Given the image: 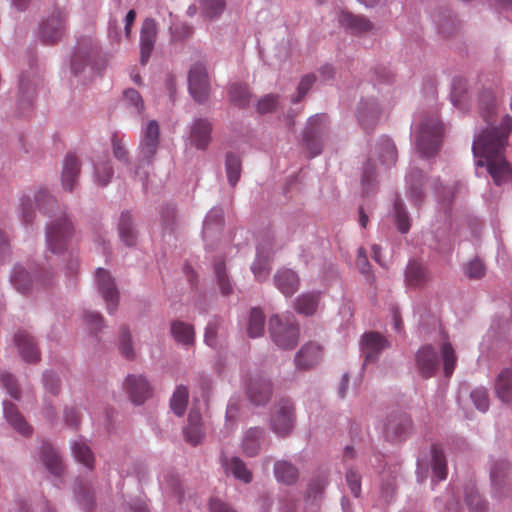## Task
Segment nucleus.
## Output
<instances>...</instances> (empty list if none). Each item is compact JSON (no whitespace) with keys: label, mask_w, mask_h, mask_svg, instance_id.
<instances>
[{"label":"nucleus","mask_w":512,"mask_h":512,"mask_svg":"<svg viewBox=\"0 0 512 512\" xmlns=\"http://www.w3.org/2000/svg\"><path fill=\"white\" fill-rule=\"evenodd\" d=\"M511 131L512 117L504 115L499 127L483 130L472 145L477 166H486L497 185L512 182V168L504 155Z\"/></svg>","instance_id":"nucleus-1"},{"label":"nucleus","mask_w":512,"mask_h":512,"mask_svg":"<svg viewBox=\"0 0 512 512\" xmlns=\"http://www.w3.org/2000/svg\"><path fill=\"white\" fill-rule=\"evenodd\" d=\"M269 331L274 343L282 349H293L299 340V326L292 315L272 316Z\"/></svg>","instance_id":"nucleus-2"},{"label":"nucleus","mask_w":512,"mask_h":512,"mask_svg":"<svg viewBox=\"0 0 512 512\" xmlns=\"http://www.w3.org/2000/svg\"><path fill=\"white\" fill-rule=\"evenodd\" d=\"M327 130L328 118L325 114H316L309 118L303 133V142L310 152V157L321 154Z\"/></svg>","instance_id":"nucleus-3"},{"label":"nucleus","mask_w":512,"mask_h":512,"mask_svg":"<svg viewBox=\"0 0 512 512\" xmlns=\"http://www.w3.org/2000/svg\"><path fill=\"white\" fill-rule=\"evenodd\" d=\"M442 126L438 119L433 118L421 123L416 145L418 151L425 157L433 156L440 145Z\"/></svg>","instance_id":"nucleus-4"},{"label":"nucleus","mask_w":512,"mask_h":512,"mask_svg":"<svg viewBox=\"0 0 512 512\" xmlns=\"http://www.w3.org/2000/svg\"><path fill=\"white\" fill-rule=\"evenodd\" d=\"M73 232V226L66 217L54 220L46 231L48 249L53 254L61 253L67 246Z\"/></svg>","instance_id":"nucleus-5"},{"label":"nucleus","mask_w":512,"mask_h":512,"mask_svg":"<svg viewBox=\"0 0 512 512\" xmlns=\"http://www.w3.org/2000/svg\"><path fill=\"white\" fill-rule=\"evenodd\" d=\"M55 204L56 200L45 189L38 190L34 194L33 199L28 196H23L21 198V214L23 222L25 224L33 222L35 217L34 207L46 214L50 212Z\"/></svg>","instance_id":"nucleus-6"},{"label":"nucleus","mask_w":512,"mask_h":512,"mask_svg":"<svg viewBox=\"0 0 512 512\" xmlns=\"http://www.w3.org/2000/svg\"><path fill=\"white\" fill-rule=\"evenodd\" d=\"M294 407L290 400L283 399L275 407L271 428L279 436L288 435L294 427Z\"/></svg>","instance_id":"nucleus-7"},{"label":"nucleus","mask_w":512,"mask_h":512,"mask_svg":"<svg viewBox=\"0 0 512 512\" xmlns=\"http://www.w3.org/2000/svg\"><path fill=\"white\" fill-rule=\"evenodd\" d=\"M67 13L56 9L42 24L40 28L41 38L45 43L53 44L59 41L65 32Z\"/></svg>","instance_id":"nucleus-8"},{"label":"nucleus","mask_w":512,"mask_h":512,"mask_svg":"<svg viewBox=\"0 0 512 512\" xmlns=\"http://www.w3.org/2000/svg\"><path fill=\"white\" fill-rule=\"evenodd\" d=\"M189 91L195 101L203 103L209 96V81L205 67L195 64L189 71Z\"/></svg>","instance_id":"nucleus-9"},{"label":"nucleus","mask_w":512,"mask_h":512,"mask_svg":"<svg viewBox=\"0 0 512 512\" xmlns=\"http://www.w3.org/2000/svg\"><path fill=\"white\" fill-rule=\"evenodd\" d=\"M416 366L423 378H431L439 368V357L431 344L421 346L415 354Z\"/></svg>","instance_id":"nucleus-10"},{"label":"nucleus","mask_w":512,"mask_h":512,"mask_svg":"<svg viewBox=\"0 0 512 512\" xmlns=\"http://www.w3.org/2000/svg\"><path fill=\"white\" fill-rule=\"evenodd\" d=\"M273 254V241L270 238L264 239L257 246L256 259L252 264V272L257 281L266 280L270 274V258Z\"/></svg>","instance_id":"nucleus-11"},{"label":"nucleus","mask_w":512,"mask_h":512,"mask_svg":"<svg viewBox=\"0 0 512 512\" xmlns=\"http://www.w3.org/2000/svg\"><path fill=\"white\" fill-rule=\"evenodd\" d=\"M96 281L98 289L107 304L108 312L113 313L116 310L119 301V293L114 280L107 270L99 268L96 271Z\"/></svg>","instance_id":"nucleus-12"},{"label":"nucleus","mask_w":512,"mask_h":512,"mask_svg":"<svg viewBox=\"0 0 512 512\" xmlns=\"http://www.w3.org/2000/svg\"><path fill=\"white\" fill-rule=\"evenodd\" d=\"M157 38V26L155 20L147 18L143 21L140 31V62L146 65Z\"/></svg>","instance_id":"nucleus-13"},{"label":"nucleus","mask_w":512,"mask_h":512,"mask_svg":"<svg viewBox=\"0 0 512 512\" xmlns=\"http://www.w3.org/2000/svg\"><path fill=\"white\" fill-rule=\"evenodd\" d=\"M125 388L132 403L140 405L152 395L148 381L141 375H129L125 381Z\"/></svg>","instance_id":"nucleus-14"},{"label":"nucleus","mask_w":512,"mask_h":512,"mask_svg":"<svg viewBox=\"0 0 512 512\" xmlns=\"http://www.w3.org/2000/svg\"><path fill=\"white\" fill-rule=\"evenodd\" d=\"M159 144V124L152 120L144 130L143 138L140 143V153L142 161L149 163L155 155Z\"/></svg>","instance_id":"nucleus-15"},{"label":"nucleus","mask_w":512,"mask_h":512,"mask_svg":"<svg viewBox=\"0 0 512 512\" xmlns=\"http://www.w3.org/2000/svg\"><path fill=\"white\" fill-rule=\"evenodd\" d=\"M246 393L255 405H265L271 397V383L263 377H253L247 384Z\"/></svg>","instance_id":"nucleus-16"},{"label":"nucleus","mask_w":512,"mask_h":512,"mask_svg":"<svg viewBox=\"0 0 512 512\" xmlns=\"http://www.w3.org/2000/svg\"><path fill=\"white\" fill-rule=\"evenodd\" d=\"M323 358L322 347L314 342L304 344L295 356V364L300 369H310Z\"/></svg>","instance_id":"nucleus-17"},{"label":"nucleus","mask_w":512,"mask_h":512,"mask_svg":"<svg viewBox=\"0 0 512 512\" xmlns=\"http://www.w3.org/2000/svg\"><path fill=\"white\" fill-rule=\"evenodd\" d=\"M387 346V340L378 332L365 333L361 339V349L365 362L374 361Z\"/></svg>","instance_id":"nucleus-18"},{"label":"nucleus","mask_w":512,"mask_h":512,"mask_svg":"<svg viewBox=\"0 0 512 512\" xmlns=\"http://www.w3.org/2000/svg\"><path fill=\"white\" fill-rule=\"evenodd\" d=\"M411 421L405 414L390 416L385 424L384 434L390 441L401 440L410 430Z\"/></svg>","instance_id":"nucleus-19"},{"label":"nucleus","mask_w":512,"mask_h":512,"mask_svg":"<svg viewBox=\"0 0 512 512\" xmlns=\"http://www.w3.org/2000/svg\"><path fill=\"white\" fill-rule=\"evenodd\" d=\"M274 283L283 295L290 297L299 289L300 279L295 271L282 268L274 275Z\"/></svg>","instance_id":"nucleus-20"},{"label":"nucleus","mask_w":512,"mask_h":512,"mask_svg":"<svg viewBox=\"0 0 512 512\" xmlns=\"http://www.w3.org/2000/svg\"><path fill=\"white\" fill-rule=\"evenodd\" d=\"M80 174V163L73 154H67L63 162L61 175L62 186L67 191H72Z\"/></svg>","instance_id":"nucleus-21"},{"label":"nucleus","mask_w":512,"mask_h":512,"mask_svg":"<svg viewBox=\"0 0 512 512\" xmlns=\"http://www.w3.org/2000/svg\"><path fill=\"white\" fill-rule=\"evenodd\" d=\"M15 343L19 353L26 362H37L40 359V353L32 336L26 331H19L15 335Z\"/></svg>","instance_id":"nucleus-22"},{"label":"nucleus","mask_w":512,"mask_h":512,"mask_svg":"<svg viewBox=\"0 0 512 512\" xmlns=\"http://www.w3.org/2000/svg\"><path fill=\"white\" fill-rule=\"evenodd\" d=\"M211 123L206 119L196 120L190 132V141L197 149H206L211 140Z\"/></svg>","instance_id":"nucleus-23"},{"label":"nucleus","mask_w":512,"mask_h":512,"mask_svg":"<svg viewBox=\"0 0 512 512\" xmlns=\"http://www.w3.org/2000/svg\"><path fill=\"white\" fill-rule=\"evenodd\" d=\"M170 332L173 339L185 347L194 345L195 342V330L192 324L184 321L175 320L171 322Z\"/></svg>","instance_id":"nucleus-24"},{"label":"nucleus","mask_w":512,"mask_h":512,"mask_svg":"<svg viewBox=\"0 0 512 512\" xmlns=\"http://www.w3.org/2000/svg\"><path fill=\"white\" fill-rule=\"evenodd\" d=\"M339 23L342 27L353 34L366 32L372 29V23L367 18L345 11L341 12L339 15Z\"/></svg>","instance_id":"nucleus-25"},{"label":"nucleus","mask_w":512,"mask_h":512,"mask_svg":"<svg viewBox=\"0 0 512 512\" xmlns=\"http://www.w3.org/2000/svg\"><path fill=\"white\" fill-rule=\"evenodd\" d=\"M4 408V416L10 425L18 431L20 434L24 436H28L31 434L32 429L30 425L25 421L23 416L19 413L16 405L10 402L3 403Z\"/></svg>","instance_id":"nucleus-26"},{"label":"nucleus","mask_w":512,"mask_h":512,"mask_svg":"<svg viewBox=\"0 0 512 512\" xmlns=\"http://www.w3.org/2000/svg\"><path fill=\"white\" fill-rule=\"evenodd\" d=\"M423 181L424 175L418 169L410 171L407 176L408 197L415 205H420L424 199Z\"/></svg>","instance_id":"nucleus-27"},{"label":"nucleus","mask_w":512,"mask_h":512,"mask_svg":"<svg viewBox=\"0 0 512 512\" xmlns=\"http://www.w3.org/2000/svg\"><path fill=\"white\" fill-rule=\"evenodd\" d=\"M321 293L319 291L307 292L299 295L295 300V310L306 316L313 315L319 305Z\"/></svg>","instance_id":"nucleus-28"},{"label":"nucleus","mask_w":512,"mask_h":512,"mask_svg":"<svg viewBox=\"0 0 512 512\" xmlns=\"http://www.w3.org/2000/svg\"><path fill=\"white\" fill-rule=\"evenodd\" d=\"M479 101V112L487 124H491L494 121L496 115V98L491 89L483 90L478 98Z\"/></svg>","instance_id":"nucleus-29"},{"label":"nucleus","mask_w":512,"mask_h":512,"mask_svg":"<svg viewBox=\"0 0 512 512\" xmlns=\"http://www.w3.org/2000/svg\"><path fill=\"white\" fill-rule=\"evenodd\" d=\"M495 391L497 397L503 403L512 402V370L504 369L498 375L495 381Z\"/></svg>","instance_id":"nucleus-30"},{"label":"nucleus","mask_w":512,"mask_h":512,"mask_svg":"<svg viewBox=\"0 0 512 512\" xmlns=\"http://www.w3.org/2000/svg\"><path fill=\"white\" fill-rule=\"evenodd\" d=\"M42 461L47 469L54 475H60L63 471L61 457L56 450L48 443H44L42 447Z\"/></svg>","instance_id":"nucleus-31"},{"label":"nucleus","mask_w":512,"mask_h":512,"mask_svg":"<svg viewBox=\"0 0 512 512\" xmlns=\"http://www.w3.org/2000/svg\"><path fill=\"white\" fill-rule=\"evenodd\" d=\"M274 474L278 481L291 485L299 476L298 469L287 461H278L274 465Z\"/></svg>","instance_id":"nucleus-32"},{"label":"nucleus","mask_w":512,"mask_h":512,"mask_svg":"<svg viewBox=\"0 0 512 512\" xmlns=\"http://www.w3.org/2000/svg\"><path fill=\"white\" fill-rule=\"evenodd\" d=\"M118 232L121 241L127 246H133L136 243V232L133 228L132 218L129 212H123L120 217Z\"/></svg>","instance_id":"nucleus-33"},{"label":"nucleus","mask_w":512,"mask_h":512,"mask_svg":"<svg viewBox=\"0 0 512 512\" xmlns=\"http://www.w3.org/2000/svg\"><path fill=\"white\" fill-rule=\"evenodd\" d=\"M263 429L254 427L249 429L243 439V451L247 456H256L260 450V439L263 437Z\"/></svg>","instance_id":"nucleus-34"},{"label":"nucleus","mask_w":512,"mask_h":512,"mask_svg":"<svg viewBox=\"0 0 512 512\" xmlns=\"http://www.w3.org/2000/svg\"><path fill=\"white\" fill-rule=\"evenodd\" d=\"M379 109L375 103H365L358 111L360 125L365 129H371L379 118Z\"/></svg>","instance_id":"nucleus-35"},{"label":"nucleus","mask_w":512,"mask_h":512,"mask_svg":"<svg viewBox=\"0 0 512 512\" xmlns=\"http://www.w3.org/2000/svg\"><path fill=\"white\" fill-rule=\"evenodd\" d=\"M377 152L381 162L385 165H394L397 160L395 144L388 137H381L377 145Z\"/></svg>","instance_id":"nucleus-36"},{"label":"nucleus","mask_w":512,"mask_h":512,"mask_svg":"<svg viewBox=\"0 0 512 512\" xmlns=\"http://www.w3.org/2000/svg\"><path fill=\"white\" fill-rule=\"evenodd\" d=\"M223 464L226 470L232 473L235 478L245 483H249L252 480L251 472L240 458L232 457L230 460H225Z\"/></svg>","instance_id":"nucleus-37"},{"label":"nucleus","mask_w":512,"mask_h":512,"mask_svg":"<svg viewBox=\"0 0 512 512\" xmlns=\"http://www.w3.org/2000/svg\"><path fill=\"white\" fill-rule=\"evenodd\" d=\"M440 350L443 358L444 374L446 377H450L457 364V355L452 344L447 339H444L440 344Z\"/></svg>","instance_id":"nucleus-38"},{"label":"nucleus","mask_w":512,"mask_h":512,"mask_svg":"<svg viewBox=\"0 0 512 512\" xmlns=\"http://www.w3.org/2000/svg\"><path fill=\"white\" fill-rule=\"evenodd\" d=\"M72 452L75 459L84 464L87 468L92 469L94 464V457L89 446L81 441H75L72 444Z\"/></svg>","instance_id":"nucleus-39"},{"label":"nucleus","mask_w":512,"mask_h":512,"mask_svg":"<svg viewBox=\"0 0 512 512\" xmlns=\"http://www.w3.org/2000/svg\"><path fill=\"white\" fill-rule=\"evenodd\" d=\"M188 403V389L180 385L174 391L170 400V407L177 416H182L185 413Z\"/></svg>","instance_id":"nucleus-40"},{"label":"nucleus","mask_w":512,"mask_h":512,"mask_svg":"<svg viewBox=\"0 0 512 512\" xmlns=\"http://www.w3.org/2000/svg\"><path fill=\"white\" fill-rule=\"evenodd\" d=\"M265 317L259 308H253L250 312L248 322V334L251 338H256L264 333Z\"/></svg>","instance_id":"nucleus-41"},{"label":"nucleus","mask_w":512,"mask_h":512,"mask_svg":"<svg viewBox=\"0 0 512 512\" xmlns=\"http://www.w3.org/2000/svg\"><path fill=\"white\" fill-rule=\"evenodd\" d=\"M432 470L433 475L438 481L445 480L447 477L446 458L442 450L436 446L432 448Z\"/></svg>","instance_id":"nucleus-42"},{"label":"nucleus","mask_w":512,"mask_h":512,"mask_svg":"<svg viewBox=\"0 0 512 512\" xmlns=\"http://www.w3.org/2000/svg\"><path fill=\"white\" fill-rule=\"evenodd\" d=\"M406 280L410 286H419L427 280V272L420 263L410 262L406 269Z\"/></svg>","instance_id":"nucleus-43"},{"label":"nucleus","mask_w":512,"mask_h":512,"mask_svg":"<svg viewBox=\"0 0 512 512\" xmlns=\"http://www.w3.org/2000/svg\"><path fill=\"white\" fill-rule=\"evenodd\" d=\"M225 166L228 182L234 187L240 179L241 161L235 154L227 153Z\"/></svg>","instance_id":"nucleus-44"},{"label":"nucleus","mask_w":512,"mask_h":512,"mask_svg":"<svg viewBox=\"0 0 512 512\" xmlns=\"http://www.w3.org/2000/svg\"><path fill=\"white\" fill-rule=\"evenodd\" d=\"M250 91L247 85L232 84L229 89L230 100L240 106L245 107L250 101Z\"/></svg>","instance_id":"nucleus-45"},{"label":"nucleus","mask_w":512,"mask_h":512,"mask_svg":"<svg viewBox=\"0 0 512 512\" xmlns=\"http://www.w3.org/2000/svg\"><path fill=\"white\" fill-rule=\"evenodd\" d=\"M11 280L15 288L21 293H25L31 284L29 273L21 266H16L13 269Z\"/></svg>","instance_id":"nucleus-46"},{"label":"nucleus","mask_w":512,"mask_h":512,"mask_svg":"<svg viewBox=\"0 0 512 512\" xmlns=\"http://www.w3.org/2000/svg\"><path fill=\"white\" fill-rule=\"evenodd\" d=\"M214 271L222 294H231L233 291V287L226 274L225 263L223 261L216 262L214 265Z\"/></svg>","instance_id":"nucleus-47"},{"label":"nucleus","mask_w":512,"mask_h":512,"mask_svg":"<svg viewBox=\"0 0 512 512\" xmlns=\"http://www.w3.org/2000/svg\"><path fill=\"white\" fill-rule=\"evenodd\" d=\"M397 228L401 233H407L410 229V220L402 201L397 198L394 202Z\"/></svg>","instance_id":"nucleus-48"},{"label":"nucleus","mask_w":512,"mask_h":512,"mask_svg":"<svg viewBox=\"0 0 512 512\" xmlns=\"http://www.w3.org/2000/svg\"><path fill=\"white\" fill-rule=\"evenodd\" d=\"M465 501L471 512H483L486 508V503L474 487H468L465 492Z\"/></svg>","instance_id":"nucleus-49"},{"label":"nucleus","mask_w":512,"mask_h":512,"mask_svg":"<svg viewBox=\"0 0 512 512\" xmlns=\"http://www.w3.org/2000/svg\"><path fill=\"white\" fill-rule=\"evenodd\" d=\"M113 175L112 167L107 160L98 161L95 164V178L99 185L105 186Z\"/></svg>","instance_id":"nucleus-50"},{"label":"nucleus","mask_w":512,"mask_h":512,"mask_svg":"<svg viewBox=\"0 0 512 512\" xmlns=\"http://www.w3.org/2000/svg\"><path fill=\"white\" fill-rule=\"evenodd\" d=\"M205 15L216 18L222 14L226 7V0H200Z\"/></svg>","instance_id":"nucleus-51"},{"label":"nucleus","mask_w":512,"mask_h":512,"mask_svg":"<svg viewBox=\"0 0 512 512\" xmlns=\"http://www.w3.org/2000/svg\"><path fill=\"white\" fill-rule=\"evenodd\" d=\"M119 350L123 357L132 360L135 357V352L132 347L131 335L126 328L121 329L119 336Z\"/></svg>","instance_id":"nucleus-52"},{"label":"nucleus","mask_w":512,"mask_h":512,"mask_svg":"<svg viewBox=\"0 0 512 512\" xmlns=\"http://www.w3.org/2000/svg\"><path fill=\"white\" fill-rule=\"evenodd\" d=\"M470 397L478 410L482 412L487 411L489 407V396L485 388H475L471 392Z\"/></svg>","instance_id":"nucleus-53"},{"label":"nucleus","mask_w":512,"mask_h":512,"mask_svg":"<svg viewBox=\"0 0 512 512\" xmlns=\"http://www.w3.org/2000/svg\"><path fill=\"white\" fill-rule=\"evenodd\" d=\"M221 326L219 319H213L210 321L205 329L204 341L210 347L217 346V333Z\"/></svg>","instance_id":"nucleus-54"},{"label":"nucleus","mask_w":512,"mask_h":512,"mask_svg":"<svg viewBox=\"0 0 512 512\" xmlns=\"http://www.w3.org/2000/svg\"><path fill=\"white\" fill-rule=\"evenodd\" d=\"M278 95L269 94L258 101L257 111L261 114L269 113L275 110L278 104Z\"/></svg>","instance_id":"nucleus-55"},{"label":"nucleus","mask_w":512,"mask_h":512,"mask_svg":"<svg viewBox=\"0 0 512 512\" xmlns=\"http://www.w3.org/2000/svg\"><path fill=\"white\" fill-rule=\"evenodd\" d=\"M510 472V465L505 460L497 461L491 468V480L496 484L500 478L506 477Z\"/></svg>","instance_id":"nucleus-56"},{"label":"nucleus","mask_w":512,"mask_h":512,"mask_svg":"<svg viewBox=\"0 0 512 512\" xmlns=\"http://www.w3.org/2000/svg\"><path fill=\"white\" fill-rule=\"evenodd\" d=\"M465 273L469 278L479 279L485 273V266L482 261L475 259L468 263Z\"/></svg>","instance_id":"nucleus-57"},{"label":"nucleus","mask_w":512,"mask_h":512,"mask_svg":"<svg viewBox=\"0 0 512 512\" xmlns=\"http://www.w3.org/2000/svg\"><path fill=\"white\" fill-rule=\"evenodd\" d=\"M1 380L8 393L15 399H19L20 390L15 378L7 373L1 375Z\"/></svg>","instance_id":"nucleus-58"},{"label":"nucleus","mask_w":512,"mask_h":512,"mask_svg":"<svg viewBox=\"0 0 512 512\" xmlns=\"http://www.w3.org/2000/svg\"><path fill=\"white\" fill-rule=\"evenodd\" d=\"M112 147L115 158L123 162L128 161V152L125 148V145L122 139L118 138L116 135L112 137Z\"/></svg>","instance_id":"nucleus-59"},{"label":"nucleus","mask_w":512,"mask_h":512,"mask_svg":"<svg viewBox=\"0 0 512 512\" xmlns=\"http://www.w3.org/2000/svg\"><path fill=\"white\" fill-rule=\"evenodd\" d=\"M315 80L316 78L313 74H308L301 79L298 86V96L297 98L293 99L294 103L300 101L307 94L309 89L314 84Z\"/></svg>","instance_id":"nucleus-60"},{"label":"nucleus","mask_w":512,"mask_h":512,"mask_svg":"<svg viewBox=\"0 0 512 512\" xmlns=\"http://www.w3.org/2000/svg\"><path fill=\"white\" fill-rule=\"evenodd\" d=\"M184 434L186 441L196 445L201 441L203 437L202 426H186L184 429Z\"/></svg>","instance_id":"nucleus-61"},{"label":"nucleus","mask_w":512,"mask_h":512,"mask_svg":"<svg viewBox=\"0 0 512 512\" xmlns=\"http://www.w3.org/2000/svg\"><path fill=\"white\" fill-rule=\"evenodd\" d=\"M124 99L129 104L134 106L138 112H141L144 108L143 100L138 91L134 89H127L124 91Z\"/></svg>","instance_id":"nucleus-62"},{"label":"nucleus","mask_w":512,"mask_h":512,"mask_svg":"<svg viewBox=\"0 0 512 512\" xmlns=\"http://www.w3.org/2000/svg\"><path fill=\"white\" fill-rule=\"evenodd\" d=\"M346 480L352 494L358 497L361 491L360 475L356 471L349 470L346 474Z\"/></svg>","instance_id":"nucleus-63"},{"label":"nucleus","mask_w":512,"mask_h":512,"mask_svg":"<svg viewBox=\"0 0 512 512\" xmlns=\"http://www.w3.org/2000/svg\"><path fill=\"white\" fill-rule=\"evenodd\" d=\"M44 387L52 395H56L59 392V379L52 373L47 372L44 374Z\"/></svg>","instance_id":"nucleus-64"}]
</instances>
